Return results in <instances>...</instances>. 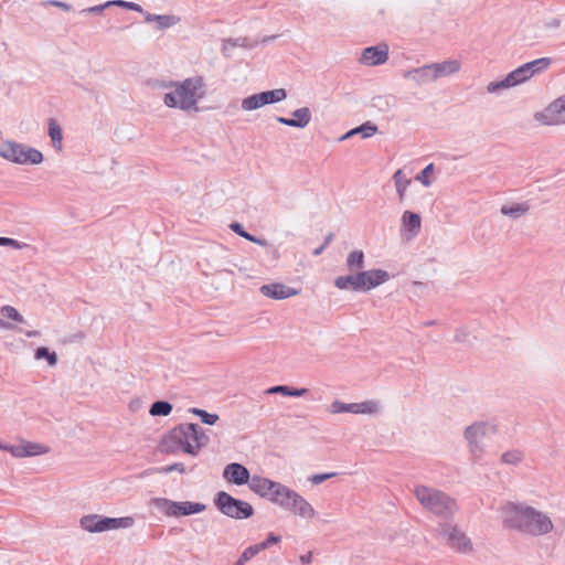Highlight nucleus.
Here are the masks:
<instances>
[{"mask_svg":"<svg viewBox=\"0 0 565 565\" xmlns=\"http://www.w3.org/2000/svg\"><path fill=\"white\" fill-rule=\"evenodd\" d=\"M337 476V472H327V473H317V475H312L310 478H309V481L312 483V484H320L322 483L323 481L328 480V479H331L333 477Z\"/></svg>","mask_w":565,"mask_h":565,"instance_id":"43","label":"nucleus"},{"mask_svg":"<svg viewBox=\"0 0 565 565\" xmlns=\"http://www.w3.org/2000/svg\"><path fill=\"white\" fill-rule=\"evenodd\" d=\"M497 431V425L489 422H475L465 428L463 438L473 462H479L483 458L487 448L484 439Z\"/></svg>","mask_w":565,"mask_h":565,"instance_id":"8","label":"nucleus"},{"mask_svg":"<svg viewBox=\"0 0 565 565\" xmlns=\"http://www.w3.org/2000/svg\"><path fill=\"white\" fill-rule=\"evenodd\" d=\"M0 157L15 164H40L43 153L30 146L13 140H4L0 143Z\"/></svg>","mask_w":565,"mask_h":565,"instance_id":"9","label":"nucleus"},{"mask_svg":"<svg viewBox=\"0 0 565 565\" xmlns=\"http://www.w3.org/2000/svg\"><path fill=\"white\" fill-rule=\"evenodd\" d=\"M172 411V405L166 401L154 402L150 407V415L152 416H168Z\"/></svg>","mask_w":565,"mask_h":565,"instance_id":"37","label":"nucleus"},{"mask_svg":"<svg viewBox=\"0 0 565 565\" xmlns=\"http://www.w3.org/2000/svg\"><path fill=\"white\" fill-rule=\"evenodd\" d=\"M113 6L125 8V9L132 10V11L141 10V7L138 3L124 1V0H111V1H107L103 6L92 8V9H89V11H102L103 9L113 7Z\"/></svg>","mask_w":565,"mask_h":565,"instance_id":"32","label":"nucleus"},{"mask_svg":"<svg viewBox=\"0 0 565 565\" xmlns=\"http://www.w3.org/2000/svg\"><path fill=\"white\" fill-rule=\"evenodd\" d=\"M311 110L301 107L292 111V118L277 117V121L289 127L305 128L311 121Z\"/></svg>","mask_w":565,"mask_h":565,"instance_id":"20","label":"nucleus"},{"mask_svg":"<svg viewBox=\"0 0 565 565\" xmlns=\"http://www.w3.org/2000/svg\"><path fill=\"white\" fill-rule=\"evenodd\" d=\"M249 489L296 516L306 520L316 516V510L301 494L280 482L255 475L249 482Z\"/></svg>","mask_w":565,"mask_h":565,"instance_id":"1","label":"nucleus"},{"mask_svg":"<svg viewBox=\"0 0 565 565\" xmlns=\"http://www.w3.org/2000/svg\"><path fill=\"white\" fill-rule=\"evenodd\" d=\"M223 478L228 482L236 486H242L250 482L252 478L246 467L241 463H228L223 470Z\"/></svg>","mask_w":565,"mask_h":565,"instance_id":"16","label":"nucleus"},{"mask_svg":"<svg viewBox=\"0 0 565 565\" xmlns=\"http://www.w3.org/2000/svg\"><path fill=\"white\" fill-rule=\"evenodd\" d=\"M530 210V206L527 203H511V204H504L501 206V213L505 216H509L511 218H520L521 216L525 215Z\"/></svg>","mask_w":565,"mask_h":565,"instance_id":"26","label":"nucleus"},{"mask_svg":"<svg viewBox=\"0 0 565 565\" xmlns=\"http://www.w3.org/2000/svg\"><path fill=\"white\" fill-rule=\"evenodd\" d=\"M388 46L386 44H379L363 50L362 62L370 66L381 65L387 61Z\"/></svg>","mask_w":565,"mask_h":565,"instance_id":"17","label":"nucleus"},{"mask_svg":"<svg viewBox=\"0 0 565 565\" xmlns=\"http://www.w3.org/2000/svg\"><path fill=\"white\" fill-rule=\"evenodd\" d=\"M26 335H28V337H36V335H38V332H36V331H28V332H26Z\"/></svg>","mask_w":565,"mask_h":565,"instance_id":"52","label":"nucleus"},{"mask_svg":"<svg viewBox=\"0 0 565 565\" xmlns=\"http://www.w3.org/2000/svg\"><path fill=\"white\" fill-rule=\"evenodd\" d=\"M391 279V275L380 268L361 270L348 276H339L334 279V286L341 290L370 291Z\"/></svg>","mask_w":565,"mask_h":565,"instance_id":"6","label":"nucleus"},{"mask_svg":"<svg viewBox=\"0 0 565 565\" xmlns=\"http://www.w3.org/2000/svg\"><path fill=\"white\" fill-rule=\"evenodd\" d=\"M307 393H308L307 388H294V387L288 386L286 396L300 397V396L306 395Z\"/></svg>","mask_w":565,"mask_h":565,"instance_id":"45","label":"nucleus"},{"mask_svg":"<svg viewBox=\"0 0 565 565\" xmlns=\"http://www.w3.org/2000/svg\"><path fill=\"white\" fill-rule=\"evenodd\" d=\"M260 292L268 298L277 300L287 299L299 294L297 289L290 288L280 282L263 285L260 287Z\"/></svg>","mask_w":565,"mask_h":565,"instance_id":"19","label":"nucleus"},{"mask_svg":"<svg viewBox=\"0 0 565 565\" xmlns=\"http://www.w3.org/2000/svg\"><path fill=\"white\" fill-rule=\"evenodd\" d=\"M501 518L505 526L533 536L545 535L554 529L547 513L523 503H505Z\"/></svg>","mask_w":565,"mask_h":565,"instance_id":"2","label":"nucleus"},{"mask_svg":"<svg viewBox=\"0 0 565 565\" xmlns=\"http://www.w3.org/2000/svg\"><path fill=\"white\" fill-rule=\"evenodd\" d=\"M434 172V163L426 166L416 177L415 180L420 182L424 186L428 188L433 181L430 174Z\"/></svg>","mask_w":565,"mask_h":565,"instance_id":"41","label":"nucleus"},{"mask_svg":"<svg viewBox=\"0 0 565 565\" xmlns=\"http://www.w3.org/2000/svg\"><path fill=\"white\" fill-rule=\"evenodd\" d=\"M331 238H332V236H331V235H329V236H327V237H326V242H324L326 246L330 243Z\"/></svg>","mask_w":565,"mask_h":565,"instance_id":"53","label":"nucleus"},{"mask_svg":"<svg viewBox=\"0 0 565 565\" xmlns=\"http://www.w3.org/2000/svg\"><path fill=\"white\" fill-rule=\"evenodd\" d=\"M230 228L235 232L237 235H239L241 237H244L245 239L252 242V243H255L257 245H260V246H267V241L263 239V238H258L254 235H250L249 233H247L243 226L239 224V223H232L230 225Z\"/></svg>","mask_w":565,"mask_h":565,"instance_id":"33","label":"nucleus"},{"mask_svg":"<svg viewBox=\"0 0 565 565\" xmlns=\"http://www.w3.org/2000/svg\"><path fill=\"white\" fill-rule=\"evenodd\" d=\"M247 38H227L223 41L222 51L226 56H232L236 47H249Z\"/></svg>","mask_w":565,"mask_h":565,"instance_id":"29","label":"nucleus"},{"mask_svg":"<svg viewBox=\"0 0 565 565\" xmlns=\"http://www.w3.org/2000/svg\"><path fill=\"white\" fill-rule=\"evenodd\" d=\"M216 508L232 519H247L254 514V508L246 501L238 500L225 491H220L214 499Z\"/></svg>","mask_w":565,"mask_h":565,"instance_id":"13","label":"nucleus"},{"mask_svg":"<svg viewBox=\"0 0 565 565\" xmlns=\"http://www.w3.org/2000/svg\"><path fill=\"white\" fill-rule=\"evenodd\" d=\"M402 228L409 232L412 237H415L422 227L420 215L411 211H405L401 218Z\"/></svg>","mask_w":565,"mask_h":565,"instance_id":"22","label":"nucleus"},{"mask_svg":"<svg viewBox=\"0 0 565 565\" xmlns=\"http://www.w3.org/2000/svg\"><path fill=\"white\" fill-rule=\"evenodd\" d=\"M135 521L130 516L107 518L98 514L85 515L79 520L83 530L89 533H100L109 530L129 529Z\"/></svg>","mask_w":565,"mask_h":565,"instance_id":"12","label":"nucleus"},{"mask_svg":"<svg viewBox=\"0 0 565 565\" xmlns=\"http://www.w3.org/2000/svg\"><path fill=\"white\" fill-rule=\"evenodd\" d=\"M47 134L51 138L52 147L61 152L63 150V131L56 119L50 118L47 121Z\"/></svg>","mask_w":565,"mask_h":565,"instance_id":"23","label":"nucleus"},{"mask_svg":"<svg viewBox=\"0 0 565 565\" xmlns=\"http://www.w3.org/2000/svg\"><path fill=\"white\" fill-rule=\"evenodd\" d=\"M435 532L438 537L454 551L461 554H469L473 551V544L467 534L455 523L440 522Z\"/></svg>","mask_w":565,"mask_h":565,"instance_id":"10","label":"nucleus"},{"mask_svg":"<svg viewBox=\"0 0 565 565\" xmlns=\"http://www.w3.org/2000/svg\"><path fill=\"white\" fill-rule=\"evenodd\" d=\"M324 248H326V244H322L321 246L317 247V248L312 252V254H313L315 256H319L320 254H322V252L324 250Z\"/></svg>","mask_w":565,"mask_h":565,"instance_id":"51","label":"nucleus"},{"mask_svg":"<svg viewBox=\"0 0 565 565\" xmlns=\"http://www.w3.org/2000/svg\"><path fill=\"white\" fill-rule=\"evenodd\" d=\"M524 458V455L519 449H512L501 455V462L505 465H519Z\"/></svg>","mask_w":565,"mask_h":565,"instance_id":"36","label":"nucleus"},{"mask_svg":"<svg viewBox=\"0 0 565 565\" xmlns=\"http://www.w3.org/2000/svg\"><path fill=\"white\" fill-rule=\"evenodd\" d=\"M345 265L350 271H361L365 265V256L363 250L354 249L347 256Z\"/></svg>","mask_w":565,"mask_h":565,"instance_id":"27","label":"nucleus"},{"mask_svg":"<svg viewBox=\"0 0 565 565\" xmlns=\"http://www.w3.org/2000/svg\"><path fill=\"white\" fill-rule=\"evenodd\" d=\"M0 329H3V330H12L13 329V324L10 323V322H7L4 320H2L0 318Z\"/></svg>","mask_w":565,"mask_h":565,"instance_id":"49","label":"nucleus"},{"mask_svg":"<svg viewBox=\"0 0 565 565\" xmlns=\"http://www.w3.org/2000/svg\"><path fill=\"white\" fill-rule=\"evenodd\" d=\"M328 412L333 415L342 413L354 414V403H343L341 401H333L329 405Z\"/></svg>","mask_w":565,"mask_h":565,"instance_id":"35","label":"nucleus"},{"mask_svg":"<svg viewBox=\"0 0 565 565\" xmlns=\"http://www.w3.org/2000/svg\"><path fill=\"white\" fill-rule=\"evenodd\" d=\"M52 6H55L57 8H62L64 10H68L70 9V6L64 3V2H61V1H51L50 2Z\"/></svg>","mask_w":565,"mask_h":565,"instance_id":"50","label":"nucleus"},{"mask_svg":"<svg viewBox=\"0 0 565 565\" xmlns=\"http://www.w3.org/2000/svg\"><path fill=\"white\" fill-rule=\"evenodd\" d=\"M209 441V436L200 425L186 423L168 431L162 439L161 447L168 454L182 451L195 457Z\"/></svg>","mask_w":565,"mask_h":565,"instance_id":"4","label":"nucleus"},{"mask_svg":"<svg viewBox=\"0 0 565 565\" xmlns=\"http://www.w3.org/2000/svg\"><path fill=\"white\" fill-rule=\"evenodd\" d=\"M0 449L10 452L18 459L41 456L50 451V447L47 445L25 439H21L19 444L15 445L0 443Z\"/></svg>","mask_w":565,"mask_h":565,"instance_id":"14","label":"nucleus"},{"mask_svg":"<svg viewBox=\"0 0 565 565\" xmlns=\"http://www.w3.org/2000/svg\"><path fill=\"white\" fill-rule=\"evenodd\" d=\"M151 504L170 518H180L198 514L205 511L206 505L201 502L172 501L166 498H153Z\"/></svg>","mask_w":565,"mask_h":565,"instance_id":"11","label":"nucleus"},{"mask_svg":"<svg viewBox=\"0 0 565 565\" xmlns=\"http://www.w3.org/2000/svg\"><path fill=\"white\" fill-rule=\"evenodd\" d=\"M262 551H264V546L257 545V544L246 547L239 555L235 565H245L248 561H250L254 556H256Z\"/></svg>","mask_w":565,"mask_h":565,"instance_id":"34","label":"nucleus"},{"mask_svg":"<svg viewBox=\"0 0 565 565\" xmlns=\"http://www.w3.org/2000/svg\"><path fill=\"white\" fill-rule=\"evenodd\" d=\"M0 246H7L14 249H22L26 247L28 245L25 243L19 242L14 238L10 237H0Z\"/></svg>","mask_w":565,"mask_h":565,"instance_id":"42","label":"nucleus"},{"mask_svg":"<svg viewBox=\"0 0 565 565\" xmlns=\"http://www.w3.org/2000/svg\"><path fill=\"white\" fill-rule=\"evenodd\" d=\"M280 542V536L274 534V533H270L268 534L267 539L260 543H257V545H262L264 546V550L268 548L270 545L273 544H277Z\"/></svg>","mask_w":565,"mask_h":565,"instance_id":"44","label":"nucleus"},{"mask_svg":"<svg viewBox=\"0 0 565 565\" xmlns=\"http://www.w3.org/2000/svg\"><path fill=\"white\" fill-rule=\"evenodd\" d=\"M287 385H277V386H273V387H269L266 393L267 394H281V395H287Z\"/></svg>","mask_w":565,"mask_h":565,"instance_id":"46","label":"nucleus"},{"mask_svg":"<svg viewBox=\"0 0 565 565\" xmlns=\"http://www.w3.org/2000/svg\"><path fill=\"white\" fill-rule=\"evenodd\" d=\"M163 470L167 473L172 472V471H179V472L183 473L185 471L183 463H173L171 466L166 467Z\"/></svg>","mask_w":565,"mask_h":565,"instance_id":"47","label":"nucleus"},{"mask_svg":"<svg viewBox=\"0 0 565 565\" xmlns=\"http://www.w3.org/2000/svg\"><path fill=\"white\" fill-rule=\"evenodd\" d=\"M381 411V405L375 399L354 403V415H375Z\"/></svg>","mask_w":565,"mask_h":565,"instance_id":"28","label":"nucleus"},{"mask_svg":"<svg viewBox=\"0 0 565 565\" xmlns=\"http://www.w3.org/2000/svg\"><path fill=\"white\" fill-rule=\"evenodd\" d=\"M0 313L8 318V319H11L15 322H19V323H23L24 322V318L23 316L12 306H9V305H6V306H2L0 308Z\"/></svg>","mask_w":565,"mask_h":565,"instance_id":"40","label":"nucleus"},{"mask_svg":"<svg viewBox=\"0 0 565 565\" xmlns=\"http://www.w3.org/2000/svg\"><path fill=\"white\" fill-rule=\"evenodd\" d=\"M264 105L276 104L287 98V92L285 88H276L273 90L260 92Z\"/></svg>","mask_w":565,"mask_h":565,"instance_id":"30","label":"nucleus"},{"mask_svg":"<svg viewBox=\"0 0 565 565\" xmlns=\"http://www.w3.org/2000/svg\"><path fill=\"white\" fill-rule=\"evenodd\" d=\"M404 77L418 86L427 85L437 81L431 64H426L422 67L406 71L404 73Z\"/></svg>","mask_w":565,"mask_h":565,"instance_id":"18","label":"nucleus"},{"mask_svg":"<svg viewBox=\"0 0 565 565\" xmlns=\"http://www.w3.org/2000/svg\"><path fill=\"white\" fill-rule=\"evenodd\" d=\"M393 181L399 202L406 198V192L412 183V180L406 175L403 169H398L393 174Z\"/></svg>","mask_w":565,"mask_h":565,"instance_id":"24","label":"nucleus"},{"mask_svg":"<svg viewBox=\"0 0 565 565\" xmlns=\"http://www.w3.org/2000/svg\"><path fill=\"white\" fill-rule=\"evenodd\" d=\"M190 412L200 417L201 422L206 425H214L218 420L217 414H211L201 408H191Z\"/></svg>","mask_w":565,"mask_h":565,"instance_id":"39","label":"nucleus"},{"mask_svg":"<svg viewBox=\"0 0 565 565\" xmlns=\"http://www.w3.org/2000/svg\"><path fill=\"white\" fill-rule=\"evenodd\" d=\"M300 562L303 564V565H308L311 563L312 561V554L311 552L307 553V554H303L300 556Z\"/></svg>","mask_w":565,"mask_h":565,"instance_id":"48","label":"nucleus"},{"mask_svg":"<svg viewBox=\"0 0 565 565\" xmlns=\"http://www.w3.org/2000/svg\"><path fill=\"white\" fill-rule=\"evenodd\" d=\"M414 494L425 510L440 519L449 520L458 510L456 501L436 488L417 486Z\"/></svg>","mask_w":565,"mask_h":565,"instance_id":"5","label":"nucleus"},{"mask_svg":"<svg viewBox=\"0 0 565 565\" xmlns=\"http://www.w3.org/2000/svg\"><path fill=\"white\" fill-rule=\"evenodd\" d=\"M534 118L548 126L565 124V95L555 99L544 110L536 113Z\"/></svg>","mask_w":565,"mask_h":565,"instance_id":"15","label":"nucleus"},{"mask_svg":"<svg viewBox=\"0 0 565 565\" xmlns=\"http://www.w3.org/2000/svg\"><path fill=\"white\" fill-rule=\"evenodd\" d=\"M377 132V126L372 124L371 121H366L359 127H355L349 130L345 135L341 137V140L349 139L355 135H361L362 138H370Z\"/></svg>","mask_w":565,"mask_h":565,"instance_id":"25","label":"nucleus"},{"mask_svg":"<svg viewBox=\"0 0 565 565\" xmlns=\"http://www.w3.org/2000/svg\"><path fill=\"white\" fill-rule=\"evenodd\" d=\"M36 360L45 359L50 366H55L57 363V355L55 352H50L47 348H38L34 354Z\"/></svg>","mask_w":565,"mask_h":565,"instance_id":"38","label":"nucleus"},{"mask_svg":"<svg viewBox=\"0 0 565 565\" xmlns=\"http://www.w3.org/2000/svg\"><path fill=\"white\" fill-rule=\"evenodd\" d=\"M263 98L260 93L253 94L242 99L241 108L244 111H253L264 107Z\"/></svg>","mask_w":565,"mask_h":565,"instance_id":"31","label":"nucleus"},{"mask_svg":"<svg viewBox=\"0 0 565 565\" xmlns=\"http://www.w3.org/2000/svg\"><path fill=\"white\" fill-rule=\"evenodd\" d=\"M158 86L169 89L163 95V104L169 108L182 111H199V103L206 96V85L201 76L179 82H161Z\"/></svg>","mask_w":565,"mask_h":565,"instance_id":"3","label":"nucleus"},{"mask_svg":"<svg viewBox=\"0 0 565 565\" xmlns=\"http://www.w3.org/2000/svg\"><path fill=\"white\" fill-rule=\"evenodd\" d=\"M436 76V79H440L458 73L461 68V63L458 60L449 58L441 62L430 63Z\"/></svg>","mask_w":565,"mask_h":565,"instance_id":"21","label":"nucleus"},{"mask_svg":"<svg viewBox=\"0 0 565 565\" xmlns=\"http://www.w3.org/2000/svg\"><path fill=\"white\" fill-rule=\"evenodd\" d=\"M548 64L550 60L545 57L527 62L509 73L504 79L489 83L487 92L497 93L500 89H507L520 85L529 81L536 73L547 68Z\"/></svg>","mask_w":565,"mask_h":565,"instance_id":"7","label":"nucleus"}]
</instances>
